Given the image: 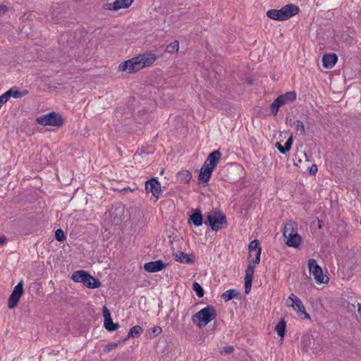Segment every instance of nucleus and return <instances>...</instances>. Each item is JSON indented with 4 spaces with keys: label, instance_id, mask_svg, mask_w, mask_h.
<instances>
[{
    "label": "nucleus",
    "instance_id": "23",
    "mask_svg": "<svg viewBox=\"0 0 361 361\" xmlns=\"http://www.w3.org/2000/svg\"><path fill=\"white\" fill-rule=\"evenodd\" d=\"M295 232H298V224L296 222L289 221L284 225L283 229V237H286V235H289V234H293Z\"/></svg>",
    "mask_w": 361,
    "mask_h": 361
},
{
    "label": "nucleus",
    "instance_id": "22",
    "mask_svg": "<svg viewBox=\"0 0 361 361\" xmlns=\"http://www.w3.org/2000/svg\"><path fill=\"white\" fill-rule=\"evenodd\" d=\"M293 135H291L288 139L286 140V142H285V145L283 146L279 142H277L276 144H275V147L277 148V149L279 150V152L283 154H285L286 153H287L288 152L290 151L291 147H292V145H293Z\"/></svg>",
    "mask_w": 361,
    "mask_h": 361
},
{
    "label": "nucleus",
    "instance_id": "20",
    "mask_svg": "<svg viewBox=\"0 0 361 361\" xmlns=\"http://www.w3.org/2000/svg\"><path fill=\"white\" fill-rule=\"evenodd\" d=\"M286 239V244L288 247H298L301 243L302 238L298 232H295L293 234H289V235H286L284 237Z\"/></svg>",
    "mask_w": 361,
    "mask_h": 361
},
{
    "label": "nucleus",
    "instance_id": "29",
    "mask_svg": "<svg viewBox=\"0 0 361 361\" xmlns=\"http://www.w3.org/2000/svg\"><path fill=\"white\" fill-rule=\"evenodd\" d=\"M192 178V173L187 170L179 171L177 173V179L183 183H188Z\"/></svg>",
    "mask_w": 361,
    "mask_h": 361
},
{
    "label": "nucleus",
    "instance_id": "10",
    "mask_svg": "<svg viewBox=\"0 0 361 361\" xmlns=\"http://www.w3.org/2000/svg\"><path fill=\"white\" fill-rule=\"evenodd\" d=\"M146 192H151L156 200H158L159 195L161 192V184L157 178H152L145 183Z\"/></svg>",
    "mask_w": 361,
    "mask_h": 361
},
{
    "label": "nucleus",
    "instance_id": "34",
    "mask_svg": "<svg viewBox=\"0 0 361 361\" xmlns=\"http://www.w3.org/2000/svg\"><path fill=\"white\" fill-rule=\"evenodd\" d=\"M104 326L105 329L109 331H114L116 330L119 326L118 324L113 322L111 318L104 320Z\"/></svg>",
    "mask_w": 361,
    "mask_h": 361
},
{
    "label": "nucleus",
    "instance_id": "14",
    "mask_svg": "<svg viewBox=\"0 0 361 361\" xmlns=\"http://www.w3.org/2000/svg\"><path fill=\"white\" fill-rule=\"evenodd\" d=\"M214 169L212 167L208 166L207 164H203L198 176L199 183H202L207 185L211 178Z\"/></svg>",
    "mask_w": 361,
    "mask_h": 361
},
{
    "label": "nucleus",
    "instance_id": "3",
    "mask_svg": "<svg viewBox=\"0 0 361 361\" xmlns=\"http://www.w3.org/2000/svg\"><path fill=\"white\" fill-rule=\"evenodd\" d=\"M261 247L258 240H253L249 244L248 264L245 271H254L256 264L260 261Z\"/></svg>",
    "mask_w": 361,
    "mask_h": 361
},
{
    "label": "nucleus",
    "instance_id": "27",
    "mask_svg": "<svg viewBox=\"0 0 361 361\" xmlns=\"http://www.w3.org/2000/svg\"><path fill=\"white\" fill-rule=\"evenodd\" d=\"M221 298L225 301L227 302L230 300H232L233 298H239L240 299V293L235 290V289H229L226 291H225L221 295Z\"/></svg>",
    "mask_w": 361,
    "mask_h": 361
},
{
    "label": "nucleus",
    "instance_id": "39",
    "mask_svg": "<svg viewBox=\"0 0 361 361\" xmlns=\"http://www.w3.org/2000/svg\"><path fill=\"white\" fill-rule=\"evenodd\" d=\"M162 331L161 328L159 326H156L151 328L149 330V334L151 338L156 337L159 335Z\"/></svg>",
    "mask_w": 361,
    "mask_h": 361
},
{
    "label": "nucleus",
    "instance_id": "47",
    "mask_svg": "<svg viewBox=\"0 0 361 361\" xmlns=\"http://www.w3.org/2000/svg\"><path fill=\"white\" fill-rule=\"evenodd\" d=\"M68 36V34H63L59 39V43H63V42L67 39Z\"/></svg>",
    "mask_w": 361,
    "mask_h": 361
},
{
    "label": "nucleus",
    "instance_id": "8",
    "mask_svg": "<svg viewBox=\"0 0 361 361\" xmlns=\"http://www.w3.org/2000/svg\"><path fill=\"white\" fill-rule=\"evenodd\" d=\"M286 303L288 306L291 307L294 310H296L298 314H304V319H310V316L305 311V308L302 302L293 293L290 294V295L288 297Z\"/></svg>",
    "mask_w": 361,
    "mask_h": 361
},
{
    "label": "nucleus",
    "instance_id": "7",
    "mask_svg": "<svg viewBox=\"0 0 361 361\" xmlns=\"http://www.w3.org/2000/svg\"><path fill=\"white\" fill-rule=\"evenodd\" d=\"M37 122L42 126L60 127L63 124L64 120L60 114L53 111L37 118Z\"/></svg>",
    "mask_w": 361,
    "mask_h": 361
},
{
    "label": "nucleus",
    "instance_id": "31",
    "mask_svg": "<svg viewBox=\"0 0 361 361\" xmlns=\"http://www.w3.org/2000/svg\"><path fill=\"white\" fill-rule=\"evenodd\" d=\"M286 323L283 319H281L275 327V331L281 338H283L286 333Z\"/></svg>",
    "mask_w": 361,
    "mask_h": 361
},
{
    "label": "nucleus",
    "instance_id": "48",
    "mask_svg": "<svg viewBox=\"0 0 361 361\" xmlns=\"http://www.w3.org/2000/svg\"><path fill=\"white\" fill-rule=\"evenodd\" d=\"M285 122L286 124L289 123L290 126H293V121H292V119L290 118H289L288 116L286 117Z\"/></svg>",
    "mask_w": 361,
    "mask_h": 361
},
{
    "label": "nucleus",
    "instance_id": "51",
    "mask_svg": "<svg viewBox=\"0 0 361 361\" xmlns=\"http://www.w3.org/2000/svg\"><path fill=\"white\" fill-rule=\"evenodd\" d=\"M357 312L361 317V304L360 303L357 304Z\"/></svg>",
    "mask_w": 361,
    "mask_h": 361
},
{
    "label": "nucleus",
    "instance_id": "2",
    "mask_svg": "<svg viewBox=\"0 0 361 361\" xmlns=\"http://www.w3.org/2000/svg\"><path fill=\"white\" fill-rule=\"evenodd\" d=\"M204 224L209 225L212 231H218L227 226V218L221 211L212 210L207 214Z\"/></svg>",
    "mask_w": 361,
    "mask_h": 361
},
{
    "label": "nucleus",
    "instance_id": "24",
    "mask_svg": "<svg viewBox=\"0 0 361 361\" xmlns=\"http://www.w3.org/2000/svg\"><path fill=\"white\" fill-rule=\"evenodd\" d=\"M327 272H309V276H306V278H310L312 274L317 283H327L329 281V277L326 274Z\"/></svg>",
    "mask_w": 361,
    "mask_h": 361
},
{
    "label": "nucleus",
    "instance_id": "50",
    "mask_svg": "<svg viewBox=\"0 0 361 361\" xmlns=\"http://www.w3.org/2000/svg\"><path fill=\"white\" fill-rule=\"evenodd\" d=\"M317 226L319 229L322 228V226H323V221L322 220L318 219L317 220Z\"/></svg>",
    "mask_w": 361,
    "mask_h": 361
},
{
    "label": "nucleus",
    "instance_id": "19",
    "mask_svg": "<svg viewBox=\"0 0 361 361\" xmlns=\"http://www.w3.org/2000/svg\"><path fill=\"white\" fill-rule=\"evenodd\" d=\"M338 56L335 53L326 54L322 57V64L325 68H331L337 62Z\"/></svg>",
    "mask_w": 361,
    "mask_h": 361
},
{
    "label": "nucleus",
    "instance_id": "21",
    "mask_svg": "<svg viewBox=\"0 0 361 361\" xmlns=\"http://www.w3.org/2000/svg\"><path fill=\"white\" fill-rule=\"evenodd\" d=\"M281 101V103L284 104H290L295 101L297 98V95L295 92L294 91H290L287 92L285 94H281L279 97H277Z\"/></svg>",
    "mask_w": 361,
    "mask_h": 361
},
{
    "label": "nucleus",
    "instance_id": "5",
    "mask_svg": "<svg viewBox=\"0 0 361 361\" xmlns=\"http://www.w3.org/2000/svg\"><path fill=\"white\" fill-rule=\"evenodd\" d=\"M301 345L303 350L308 352L309 350H312L314 354H317L322 349L321 339L315 338L312 334L308 333L302 336Z\"/></svg>",
    "mask_w": 361,
    "mask_h": 361
},
{
    "label": "nucleus",
    "instance_id": "38",
    "mask_svg": "<svg viewBox=\"0 0 361 361\" xmlns=\"http://www.w3.org/2000/svg\"><path fill=\"white\" fill-rule=\"evenodd\" d=\"M146 219L142 216V219L140 221V224H135L133 227V233H140L142 230V228L145 225Z\"/></svg>",
    "mask_w": 361,
    "mask_h": 361
},
{
    "label": "nucleus",
    "instance_id": "13",
    "mask_svg": "<svg viewBox=\"0 0 361 361\" xmlns=\"http://www.w3.org/2000/svg\"><path fill=\"white\" fill-rule=\"evenodd\" d=\"M133 2V0H116L114 3L104 4V8L109 11H118L121 8H128Z\"/></svg>",
    "mask_w": 361,
    "mask_h": 361
},
{
    "label": "nucleus",
    "instance_id": "40",
    "mask_svg": "<svg viewBox=\"0 0 361 361\" xmlns=\"http://www.w3.org/2000/svg\"><path fill=\"white\" fill-rule=\"evenodd\" d=\"M54 236H55L56 240L59 242H63L66 240V235H65L63 231L60 228L57 229L55 231Z\"/></svg>",
    "mask_w": 361,
    "mask_h": 361
},
{
    "label": "nucleus",
    "instance_id": "44",
    "mask_svg": "<svg viewBox=\"0 0 361 361\" xmlns=\"http://www.w3.org/2000/svg\"><path fill=\"white\" fill-rule=\"evenodd\" d=\"M8 8L6 5H0V17L6 13Z\"/></svg>",
    "mask_w": 361,
    "mask_h": 361
},
{
    "label": "nucleus",
    "instance_id": "43",
    "mask_svg": "<svg viewBox=\"0 0 361 361\" xmlns=\"http://www.w3.org/2000/svg\"><path fill=\"white\" fill-rule=\"evenodd\" d=\"M317 171H318V168H317V166L316 164H312L309 168V173L311 175H315L317 173Z\"/></svg>",
    "mask_w": 361,
    "mask_h": 361
},
{
    "label": "nucleus",
    "instance_id": "17",
    "mask_svg": "<svg viewBox=\"0 0 361 361\" xmlns=\"http://www.w3.org/2000/svg\"><path fill=\"white\" fill-rule=\"evenodd\" d=\"M221 153L220 152L219 150L213 151L208 155L204 164H207L208 166L214 169L218 164L219 160L221 159Z\"/></svg>",
    "mask_w": 361,
    "mask_h": 361
},
{
    "label": "nucleus",
    "instance_id": "4",
    "mask_svg": "<svg viewBox=\"0 0 361 361\" xmlns=\"http://www.w3.org/2000/svg\"><path fill=\"white\" fill-rule=\"evenodd\" d=\"M71 279L77 283H82L88 288H97L101 286V282L89 274V272H73Z\"/></svg>",
    "mask_w": 361,
    "mask_h": 361
},
{
    "label": "nucleus",
    "instance_id": "18",
    "mask_svg": "<svg viewBox=\"0 0 361 361\" xmlns=\"http://www.w3.org/2000/svg\"><path fill=\"white\" fill-rule=\"evenodd\" d=\"M188 223L192 224L195 226H200L203 224V215L202 212L197 209H192V214L188 219Z\"/></svg>",
    "mask_w": 361,
    "mask_h": 361
},
{
    "label": "nucleus",
    "instance_id": "15",
    "mask_svg": "<svg viewBox=\"0 0 361 361\" xmlns=\"http://www.w3.org/2000/svg\"><path fill=\"white\" fill-rule=\"evenodd\" d=\"M27 94L28 90H24L23 91H20L16 86H14L10 88L8 90H7L6 92H4V95L5 98H6L8 101V99L11 97H13L15 99H20L27 95Z\"/></svg>",
    "mask_w": 361,
    "mask_h": 361
},
{
    "label": "nucleus",
    "instance_id": "36",
    "mask_svg": "<svg viewBox=\"0 0 361 361\" xmlns=\"http://www.w3.org/2000/svg\"><path fill=\"white\" fill-rule=\"evenodd\" d=\"M293 125L295 126L296 130L300 132V134L302 135H305V125L302 121L296 120L293 122Z\"/></svg>",
    "mask_w": 361,
    "mask_h": 361
},
{
    "label": "nucleus",
    "instance_id": "9",
    "mask_svg": "<svg viewBox=\"0 0 361 361\" xmlns=\"http://www.w3.org/2000/svg\"><path fill=\"white\" fill-rule=\"evenodd\" d=\"M24 293L23 281L21 280L13 288L8 300V307L13 309L19 302L20 298Z\"/></svg>",
    "mask_w": 361,
    "mask_h": 361
},
{
    "label": "nucleus",
    "instance_id": "37",
    "mask_svg": "<svg viewBox=\"0 0 361 361\" xmlns=\"http://www.w3.org/2000/svg\"><path fill=\"white\" fill-rule=\"evenodd\" d=\"M192 290L195 292V293L199 298H202L204 296V291L202 287L197 282L193 283Z\"/></svg>",
    "mask_w": 361,
    "mask_h": 361
},
{
    "label": "nucleus",
    "instance_id": "45",
    "mask_svg": "<svg viewBox=\"0 0 361 361\" xmlns=\"http://www.w3.org/2000/svg\"><path fill=\"white\" fill-rule=\"evenodd\" d=\"M233 348L232 346H226L224 348V352L226 354H230L233 351Z\"/></svg>",
    "mask_w": 361,
    "mask_h": 361
},
{
    "label": "nucleus",
    "instance_id": "33",
    "mask_svg": "<svg viewBox=\"0 0 361 361\" xmlns=\"http://www.w3.org/2000/svg\"><path fill=\"white\" fill-rule=\"evenodd\" d=\"M283 105L280 99L278 98L275 99L270 106V111L273 115L276 116L279 112V108Z\"/></svg>",
    "mask_w": 361,
    "mask_h": 361
},
{
    "label": "nucleus",
    "instance_id": "25",
    "mask_svg": "<svg viewBox=\"0 0 361 361\" xmlns=\"http://www.w3.org/2000/svg\"><path fill=\"white\" fill-rule=\"evenodd\" d=\"M176 260L177 262L190 264L194 262L195 257L193 255H188L183 252H179L175 255Z\"/></svg>",
    "mask_w": 361,
    "mask_h": 361
},
{
    "label": "nucleus",
    "instance_id": "30",
    "mask_svg": "<svg viewBox=\"0 0 361 361\" xmlns=\"http://www.w3.org/2000/svg\"><path fill=\"white\" fill-rule=\"evenodd\" d=\"M343 302L344 305L350 312H353L356 307V305L357 306V304L359 303L357 302V301L351 296H348L347 299H344Z\"/></svg>",
    "mask_w": 361,
    "mask_h": 361
},
{
    "label": "nucleus",
    "instance_id": "28",
    "mask_svg": "<svg viewBox=\"0 0 361 361\" xmlns=\"http://www.w3.org/2000/svg\"><path fill=\"white\" fill-rule=\"evenodd\" d=\"M245 273L246 274L245 277V294H249L251 290L255 272Z\"/></svg>",
    "mask_w": 361,
    "mask_h": 361
},
{
    "label": "nucleus",
    "instance_id": "11",
    "mask_svg": "<svg viewBox=\"0 0 361 361\" xmlns=\"http://www.w3.org/2000/svg\"><path fill=\"white\" fill-rule=\"evenodd\" d=\"M138 63V70H141L145 67H147L151 66L156 60V56L154 54L152 53H145L143 54H140L137 56L135 57Z\"/></svg>",
    "mask_w": 361,
    "mask_h": 361
},
{
    "label": "nucleus",
    "instance_id": "49",
    "mask_svg": "<svg viewBox=\"0 0 361 361\" xmlns=\"http://www.w3.org/2000/svg\"><path fill=\"white\" fill-rule=\"evenodd\" d=\"M6 237L4 235L0 236V245H4L6 243Z\"/></svg>",
    "mask_w": 361,
    "mask_h": 361
},
{
    "label": "nucleus",
    "instance_id": "52",
    "mask_svg": "<svg viewBox=\"0 0 361 361\" xmlns=\"http://www.w3.org/2000/svg\"><path fill=\"white\" fill-rule=\"evenodd\" d=\"M301 118H308V116L307 114H302L301 116H300Z\"/></svg>",
    "mask_w": 361,
    "mask_h": 361
},
{
    "label": "nucleus",
    "instance_id": "12",
    "mask_svg": "<svg viewBox=\"0 0 361 361\" xmlns=\"http://www.w3.org/2000/svg\"><path fill=\"white\" fill-rule=\"evenodd\" d=\"M137 59L133 57L131 59L125 61L119 64L118 66V71H125L128 73H133L138 71V65L137 63L138 61H136Z\"/></svg>",
    "mask_w": 361,
    "mask_h": 361
},
{
    "label": "nucleus",
    "instance_id": "1",
    "mask_svg": "<svg viewBox=\"0 0 361 361\" xmlns=\"http://www.w3.org/2000/svg\"><path fill=\"white\" fill-rule=\"evenodd\" d=\"M300 8L293 4H288L280 9H270L267 12V16L273 20L283 21L286 20L293 16L299 13Z\"/></svg>",
    "mask_w": 361,
    "mask_h": 361
},
{
    "label": "nucleus",
    "instance_id": "26",
    "mask_svg": "<svg viewBox=\"0 0 361 361\" xmlns=\"http://www.w3.org/2000/svg\"><path fill=\"white\" fill-rule=\"evenodd\" d=\"M142 331H143V330L140 326H138V325L134 326L130 329L127 337L123 340H121L120 343H124L130 337L138 338L141 335Z\"/></svg>",
    "mask_w": 361,
    "mask_h": 361
},
{
    "label": "nucleus",
    "instance_id": "35",
    "mask_svg": "<svg viewBox=\"0 0 361 361\" xmlns=\"http://www.w3.org/2000/svg\"><path fill=\"white\" fill-rule=\"evenodd\" d=\"M307 267L309 269L308 271H323L314 259H310L308 260Z\"/></svg>",
    "mask_w": 361,
    "mask_h": 361
},
{
    "label": "nucleus",
    "instance_id": "6",
    "mask_svg": "<svg viewBox=\"0 0 361 361\" xmlns=\"http://www.w3.org/2000/svg\"><path fill=\"white\" fill-rule=\"evenodd\" d=\"M216 317V311L213 306L208 305L200 310L192 317L194 323L197 321L202 322L205 326Z\"/></svg>",
    "mask_w": 361,
    "mask_h": 361
},
{
    "label": "nucleus",
    "instance_id": "32",
    "mask_svg": "<svg viewBox=\"0 0 361 361\" xmlns=\"http://www.w3.org/2000/svg\"><path fill=\"white\" fill-rule=\"evenodd\" d=\"M179 49V42L178 40H174L169 45L166 46L165 51L169 54H174L177 52Z\"/></svg>",
    "mask_w": 361,
    "mask_h": 361
},
{
    "label": "nucleus",
    "instance_id": "53",
    "mask_svg": "<svg viewBox=\"0 0 361 361\" xmlns=\"http://www.w3.org/2000/svg\"><path fill=\"white\" fill-rule=\"evenodd\" d=\"M67 44H68V42H67ZM69 47V46H68V44H67L66 47Z\"/></svg>",
    "mask_w": 361,
    "mask_h": 361
},
{
    "label": "nucleus",
    "instance_id": "46",
    "mask_svg": "<svg viewBox=\"0 0 361 361\" xmlns=\"http://www.w3.org/2000/svg\"><path fill=\"white\" fill-rule=\"evenodd\" d=\"M7 101L8 100L5 98L4 94L0 96V109Z\"/></svg>",
    "mask_w": 361,
    "mask_h": 361
},
{
    "label": "nucleus",
    "instance_id": "41",
    "mask_svg": "<svg viewBox=\"0 0 361 361\" xmlns=\"http://www.w3.org/2000/svg\"><path fill=\"white\" fill-rule=\"evenodd\" d=\"M120 343H121L120 341L118 343L112 342V343H108L107 345H106L104 346V352L106 353L111 352V350L116 349L118 347V344H120Z\"/></svg>",
    "mask_w": 361,
    "mask_h": 361
},
{
    "label": "nucleus",
    "instance_id": "42",
    "mask_svg": "<svg viewBox=\"0 0 361 361\" xmlns=\"http://www.w3.org/2000/svg\"><path fill=\"white\" fill-rule=\"evenodd\" d=\"M103 316L104 317V320L111 318L109 310L105 306L103 307Z\"/></svg>",
    "mask_w": 361,
    "mask_h": 361
},
{
    "label": "nucleus",
    "instance_id": "16",
    "mask_svg": "<svg viewBox=\"0 0 361 361\" xmlns=\"http://www.w3.org/2000/svg\"><path fill=\"white\" fill-rule=\"evenodd\" d=\"M166 267V264L161 259L149 262L144 264L145 271H162Z\"/></svg>",
    "mask_w": 361,
    "mask_h": 361
}]
</instances>
